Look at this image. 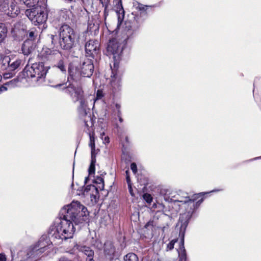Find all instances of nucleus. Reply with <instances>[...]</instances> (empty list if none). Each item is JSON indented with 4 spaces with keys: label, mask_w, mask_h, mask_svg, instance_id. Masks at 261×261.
<instances>
[{
    "label": "nucleus",
    "mask_w": 261,
    "mask_h": 261,
    "mask_svg": "<svg viewBox=\"0 0 261 261\" xmlns=\"http://www.w3.org/2000/svg\"><path fill=\"white\" fill-rule=\"evenodd\" d=\"M129 186V192H130V194H131L132 195H133V193H132V187H131V186H130V185H129V186Z\"/></svg>",
    "instance_id": "c03bdc74"
},
{
    "label": "nucleus",
    "mask_w": 261,
    "mask_h": 261,
    "mask_svg": "<svg viewBox=\"0 0 261 261\" xmlns=\"http://www.w3.org/2000/svg\"><path fill=\"white\" fill-rule=\"evenodd\" d=\"M221 191V190H214V191H216V192H218V191ZM212 192H213V191Z\"/></svg>",
    "instance_id": "de8ad7c7"
},
{
    "label": "nucleus",
    "mask_w": 261,
    "mask_h": 261,
    "mask_svg": "<svg viewBox=\"0 0 261 261\" xmlns=\"http://www.w3.org/2000/svg\"><path fill=\"white\" fill-rule=\"evenodd\" d=\"M153 221H149L145 224V227L148 229H151L153 226Z\"/></svg>",
    "instance_id": "c9c22d12"
},
{
    "label": "nucleus",
    "mask_w": 261,
    "mask_h": 261,
    "mask_svg": "<svg viewBox=\"0 0 261 261\" xmlns=\"http://www.w3.org/2000/svg\"><path fill=\"white\" fill-rule=\"evenodd\" d=\"M117 116L119 118V121H120V122H122L123 119L121 117V113L119 112V114L117 115Z\"/></svg>",
    "instance_id": "ea45409f"
},
{
    "label": "nucleus",
    "mask_w": 261,
    "mask_h": 261,
    "mask_svg": "<svg viewBox=\"0 0 261 261\" xmlns=\"http://www.w3.org/2000/svg\"><path fill=\"white\" fill-rule=\"evenodd\" d=\"M74 248L75 249H77L80 251L84 253L87 256V257L93 256L94 255L93 250H92L89 247L76 244L74 246Z\"/></svg>",
    "instance_id": "f3484780"
},
{
    "label": "nucleus",
    "mask_w": 261,
    "mask_h": 261,
    "mask_svg": "<svg viewBox=\"0 0 261 261\" xmlns=\"http://www.w3.org/2000/svg\"><path fill=\"white\" fill-rule=\"evenodd\" d=\"M93 59L85 56L81 61L77 69H74L73 67L70 65L68 67V73L70 78L74 80L79 75L84 77H90L94 71Z\"/></svg>",
    "instance_id": "6e6552de"
},
{
    "label": "nucleus",
    "mask_w": 261,
    "mask_h": 261,
    "mask_svg": "<svg viewBox=\"0 0 261 261\" xmlns=\"http://www.w3.org/2000/svg\"><path fill=\"white\" fill-rule=\"evenodd\" d=\"M178 252L179 257V261H186L187 254L186 249L184 247V240L183 238L181 239L180 245L178 250Z\"/></svg>",
    "instance_id": "a211bd4d"
},
{
    "label": "nucleus",
    "mask_w": 261,
    "mask_h": 261,
    "mask_svg": "<svg viewBox=\"0 0 261 261\" xmlns=\"http://www.w3.org/2000/svg\"><path fill=\"white\" fill-rule=\"evenodd\" d=\"M29 7H34L38 3V0H20Z\"/></svg>",
    "instance_id": "a878e982"
},
{
    "label": "nucleus",
    "mask_w": 261,
    "mask_h": 261,
    "mask_svg": "<svg viewBox=\"0 0 261 261\" xmlns=\"http://www.w3.org/2000/svg\"><path fill=\"white\" fill-rule=\"evenodd\" d=\"M201 193L195 194L191 197L189 196L174 200L184 205V207L186 208V212L180 214L179 222L177 225H180V233L184 232L188 225L189 221L195 210L198 207L203 201V198L198 199L200 196Z\"/></svg>",
    "instance_id": "20e7f679"
},
{
    "label": "nucleus",
    "mask_w": 261,
    "mask_h": 261,
    "mask_svg": "<svg viewBox=\"0 0 261 261\" xmlns=\"http://www.w3.org/2000/svg\"><path fill=\"white\" fill-rule=\"evenodd\" d=\"M88 180H89V177L88 176V177H86L85 178V181H84V182H85V184H87V182H88Z\"/></svg>",
    "instance_id": "37998d69"
},
{
    "label": "nucleus",
    "mask_w": 261,
    "mask_h": 261,
    "mask_svg": "<svg viewBox=\"0 0 261 261\" xmlns=\"http://www.w3.org/2000/svg\"><path fill=\"white\" fill-rule=\"evenodd\" d=\"M25 14L35 25L42 24V29L46 28V21L48 17V10L46 7L37 6L25 10Z\"/></svg>",
    "instance_id": "1a4fd4ad"
},
{
    "label": "nucleus",
    "mask_w": 261,
    "mask_h": 261,
    "mask_svg": "<svg viewBox=\"0 0 261 261\" xmlns=\"http://www.w3.org/2000/svg\"><path fill=\"white\" fill-rule=\"evenodd\" d=\"M60 215L59 222L50 227L48 236L42 235L38 242L29 249L27 258H34L40 255L52 243L51 240H66L72 238L75 230L73 224L83 223L88 219L87 208L77 201L64 206L60 211Z\"/></svg>",
    "instance_id": "f257e3e1"
},
{
    "label": "nucleus",
    "mask_w": 261,
    "mask_h": 261,
    "mask_svg": "<svg viewBox=\"0 0 261 261\" xmlns=\"http://www.w3.org/2000/svg\"><path fill=\"white\" fill-rule=\"evenodd\" d=\"M81 1H82L83 2H84L85 0H81Z\"/></svg>",
    "instance_id": "3c124183"
},
{
    "label": "nucleus",
    "mask_w": 261,
    "mask_h": 261,
    "mask_svg": "<svg viewBox=\"0 0 261 261\" xmlns=\"http://www.w3.org/2000/svg\"><path fill=\"white\" fill-rule=\"evenodd\" d=\"M100 2L102 4V6L105 7L103 16L105 20H106V18L108 16L109 13L107 8L110 4V0H100Z\"/></svg>",
    "instance_id": "5701e85b"
},
{
    "label": "nucleus",
    "mask_w": 261,
    "mask_h": 261,
    "mask_svg": "<svg viewBox=\"0 0 261 261\" xmlns=\"http://www.w3.org/2000/svg\"><path fill=\"white\" fill-rule=\"evenodd\" d=\"M8 89V88L5 85L4 83L3 85L0 86V94L6 91Z\"/></svg>",
    "instance_id": "f704fd0d"
},
{
    "label": "nucleus",
    "mask_w": 261,
    "mask_h": 261,
    "mask_svg": "<svg viewBox=\"0 0 261 261\" xmlns=\"http://www.w3.org/2000/svg\"><path fill=\"white\" fill-rule=\"evenodd\" d=\"M112 110L113 111V113L115 115H117L119 113H121L120 111L121 106L120 104L118 103H114L113 105L111 106Z\"/></svg>",
    "instance_id": "393cba45"
},
{
    "label": "nucleus",
    "mask_w": 261,
    "mask_h": 261,
    "mask_svg": "<svg viewBox=\"0 0 261 261\" xmlns=\"http://www.w3.org/2000/svg\"><path fill=\"white\" fill-rule=\"evenodd\" d=\"M37 35L38 31L35 28L32 29L29 32V36L31 39H34L35 37H36Z\"/></svg>",
    "instance_id": "bb28decb"
},
{
    "label": "nucleus",
    "mask_w": 261,
    "mask_h": 261,
    "mask_svg": "<svg viewBox=\"0 0 261 261\" xmlns=\"http://www.w3.org/2000/svg\"><path fill=\"white\" fill-rule=\"evenodd\" d=\"M56 66L62 72L65 73L66 71V67L64 61L63 59H61L57 63Z\"/></svg>",
    "instance_id": "b1692460"
},
{
    "label": "nucleus",
    "mask_w": 261,
    "mask_h": 261,
    "mask_svg": "<svg viewBox=\"0 0 261 261\" xmlns=\"http://www.w3.org/2000/svg\"><path fill=\"white\" fill-rule=\"evenodd\" d=\"M8 30L5 23H0V42L4 41L7 35Z\"/></svg>",
    "instance_id": "6ab92c4d"
},
{
    "label": "nucleus",
    "mask_w": 261,
    "mask_h": 261,
    "mask_svg": "<svg viewBox=\"0 0 261 261\" xmlns=\"http://www.w3.org/2000/svg\"><path fill=\"white\" fill-rule=\"evenodd\" d=\"M19 253V254H22V253H23V252H22V251H20Z\"/></svg>",
    "instance_id": "8fccbe9b"
},
{
    "label": "nucleus",
    "mask_w": 261,
    "mask_h": 261,
    "mask_svg": "<svg viewBox=\"0 0 261 261\" xmlns=\"http://www.w3.org/2000/svg\"><path fill=\"white\" fill-rule=\"evenodd\" d=\"M103 248L105 255L112 258L116 252L114 243L111 241L108 240L104 243Z\"/></svg>",
    "instance_id": "2eb2a0df"
},
{
    "label": "nucleus",
    "mask_w": 261,
    "mask_h": 261,
    "mask_svg": "<svg viewBox=\"0 0 261 261\" xmlns=\"http://www.w3.org/2000/svg\"><path fill=\"white\" fill-rule=\"evenodd\" d=\"M8 7L6 10H0V15L3 13L7 14L8 16L14 17L17 15L19 12L18 7L16 6L14 0H11V4L10 5V0H7Z\"/></svg>",
    "instance_id": "ddd939ff"
},
{
    "label": "nucleus",
    "mask_w": 261,
    "mask_h": 261,
    "mask_svg": "<svg viewBox=\"0 0 261 261\" xmlns=\"http://www.w3.org/2000/svg\"><path fill=\"white\" fill-rule=\"evenodd\" d=\"M118 6L117 7L116 13L117 15L118 22H117V28L122 23L124 17V10L122 7L121 1H118Z\"/></svg>",
    "instance_id": "dca6fc26"
},
{
    "label": "nucleus",
    "mask_w": 261,
    "mask_h": 261,
    "mask_svg": "<svg viewBox=\"0 0 261 261\" xmlns=\"http://www.w3.org/2000/svg\"><path fill=\"white\" fill-rule=\"evenodd\" d=\"M22 61L18 58H11L9 56H1L0 71L3 72L5 79L13 77L20 69Z\"/></svg>",
    "instance_id": "423d86ee"
},
{
    "label": "nucleus",
    "mask_w": 261,
    "mask_h": 261,
    "mask_svg": "<svg viewBox=\"0 0 261 261\" xmlns=\"http://www.w3.org/2000/svg\"><path fill=\"white\" fill-rule=\"evenodd\" d=\"M102 96V92L98 90L97 92V98H100Z\"/></svg>",
    "instance_id": "58836bf2"
},
{
    "label": "nucleus",
    "mask_w": 261,
    "mask_h": 261,
    "mask_svg": "<svg viewBox=\"0 0 261 261\" xmlns=\"http://www.w3.org/2000/svg\"><path fill=\"white\" fill-rule=\"evenodd\" d=\"M112 74L110 83V89L114 94H116L121 89V79L120 75L114 73L113 71H112Z\"/></svg>",
    "instance_id": "4468645a"
},
{
    "label": "nucleus",
    "mask_w": 261,
    "mask_h": 261,
    "mask_svg": "<svg viewBox=\"0 0 261 261\" xmlns=\"http://www.w3.org/2000/svg\"><path fill=\"white\" fill-rule=\"evenodd\" d=\"M130 169L134 174H136L137 171V165L135 163H133L130 165Z\"/></svg>",
    "instance_id": "72a5a7b5"
},
{
    "label": "nucleus",
    "mask_w": 261,
    "mask_h": 261,
    "mask_svg": "<svg viewBox=\"0 0 261 261\" xmlns=\"http://www.w3.org/2000/svg\"><path fill=\"white\" fill-rule=\"evenodd\" d=\"M49 68L45 66L42 62L35 63L32 65H27L21 72L22 79L31 78L34 86L42 85Z\"/></svg>",
    "instance_id": "39448f33"
},
{
    "label": "nucleus",
    "mask_w": 261,
    "mask_h": 261,
    "mask_svg": "<svg viewBox=\"0 0 261 261\" xmlns=\"http://www.w3.org/2000/svg\"><path fill=\"white\" fill-rule=\"evenodd\" d=\"M124 261H139V259L136 254L129 253L124 256Z\"/></svg>",
    "instance_id": "4be33fe9"
},
{
    "label": "nucleus",
    "mask_w": 261,
    "mask_h": 261,
    "mask_svg": "<svg viewBox=\"0 0 261 261\" xmlns=\"http://www.w3.org/2000/svg\"><path fill=\"white\" fill-rule=\"evenodd\" d=\"M261 159V156H259V157H256V158H255L252 160H251V161L252 160H257V159Z\"/></svg>",
    "instance_id": "49530a36"
},
{
    "label": "nucleus",
    "mask_w": 261,
    "mask_h": 261,
    "mask_svg": "<svg viewBox=\"0 0 261 261\" xmlns=\"http://www.w3.org/2000/svg\"><path fill=\"white\" fill-rule=\"evenodd\" d=\"M20 77H22L21 73L19 74V77L14 79L12 80H11L8 82L5 83V85L7 86V87L8 88V89L10 88H13V87H15L17 85L18 82H19L20 80H19V78Z\"/></svg>",
    "instance_id": "aec40b11"
},
{
    "label": "nucleus",
    "mask_w": 261,
    "mask_h": 261,
    "mask_svg": "<svg viewBox=\"0 0 261 261\" xmlns=\"http://www.w3.org/2000/svg\"><path fill=\"white\" fill-rule=\"evenodd\" d=\"M51 87L58 88H61L65 92L70 96L74 102L79 101L80 106L78 108V112L80 117L83 119L85 126L89 130V128L93 125V122L90 112V109L87 107V102L84 96V92L80 87H75L73 84L67 83L58 84Z\"/></svg>",
    "instance_id": "7ed1b4c3"
},
{
    "label": "nucleus",
    "mask_w": 261,
    "mask_h": 261,
    "mask_svg": "<svg viewBox=\"0 0 261 261\" xmlns=\"http://www.w3.org/2000/svg\"><path fill=\"white\" fill-rule=\"evenodd\" d=\"M109 139L108 137H105V141H106L107 143H109Z\"/></svg>",
    "instance_id": "a18cd8bd"
},
{
    "label": "nucleus",
    "mask_w": 261,
    "mask_h": 261,
    "mask_svg": "<svg viewBox=\"0 0 261 261\" xmlns=\"http://www.w3.org/2000/svg\"><path fill=\"white\" fill-rule=\"evenodd\" d=\"M143 199L148 203H150L152 201V197L150 194L145 193L143 195Z\"/></svg>",
    "instance_id": "c85d7f7f"
},
{
    "label": "nucleus",
    "mask_w": 261,
    "mask_h": 261,
    "mask_svg": "<svg viewBox=\"0 0 261 261\" xmlns=\"http://www.w3.org/2000/svg\"><path fill=\"white\" fill-rule=\"evenodd\" d=\"M6 255L4 254H0V261H6Z\"/></svg>",
    "instance_id": "4c0bfd02"
},
{
    "label": "nucleus",
    "mask_w": 261,
    "mask_h": 261,
    "mask_svg": "<svg viewBox=\"0 0 261 261\" xmlns=\"http://www.w3.org/2000/svg\"><path fill=\"white\" fill-rule=\"evenodd\" d=\"M99 28V23L98 22L95 21L93 22L92 21H89L88 23V30L89 31L93 32L96 31Z\"/></svg>",
    "instance_id": "412c9836"
},
{
    "label": "nucleus",
    "mask_w": 261,
    "mask_h": 261,
    "mask_svg": "<svg viewBox=\"0 0 261 261\" xmlns=\"http://www.w3.org/2000/svg\"><path fill=\"white\" fill-rule=\"evenodd\" d=\"M99 46L100 43L97 40H89L85 45V56L94 59L100 53Z\"/></svg>",
    "instance_id": "9b49d317"
},
{
    "label": "nucleus",
    "mask_w": 261,
    "mask_h": 261,
    "mask_svg": "<svg viewBox=\"0 0 261 261\" xmlns=\"http://www.w3.org/2000/svg\"><path fill=\"white\" fill-rule=\"evenodd\" d=\"M48 38L51 40V44L53 45V46H55L56 44H57V40L58 39V37L57 35H54L53 34L48 35Z\"/></svg>",
    "instance_id": "cd10ccee"
},
{
    "label": "nucleus",
    "mask_w": 261,
    "mask_h": 261,
    "mask_svg": "<svg viewBox=\"0 0 261 261\" xmlns=\"http://www.w3.org/2000/svg\"><path fill=\"white\" fill-rule=\"evenodd\" d=\"M126 181H127V182L128 186H129L130 179L128 176V170L126 171Z\"/></svg>",
    "instance_id": "e433bc0d"
},
{
    "label": "nucleus",
    "mask_w": 261,
    "mask_h": 261,
    "mask_svg": "<svg viewBox=\"0 0 261 261\" xmlns=\"http://www.w3.org/2000/svg\"><path fill=\"white\" fill-rule=\"evenodd\" d=\"M86 261H94L93 259V256L88 257L86 259Z\"/></svg>",
    "instance_id": "79ce46f5"
},
{
    "label": "nucleus",
    "mask_w": 261,
    "mask_h": 261,
    "mask_svg": "<svg viewBox=\"0 0 261 261\" xmlns=\"http://www.w3.org/2000/svg\"><path fill=\"white\" fill-rule=\"evenodd\" d=\"M59 44L64 50H70L75 45L76 34L74 30L66 24H62L59 30Z\"/></svg>",
    "instance_id": "0eeeda50"
},
{
    "label": "nucleus",
    "mask_w": 261,
    "mask_h": 261,
    "mask_svg": "<svg viewBox=\"0 0 261 261\" xmlns=\"http://www.w3.org/2000/svg\"><path fill=\"white\" fill-rule=\"evenodd\" d=\"M95 182L99 185L98 188L92 185L87 186L83 192V194L86 197H90L91 201L94 200L95 202L98 194V188L100 190L104 189V180L101 176H97L95 179Z\"/></svg>",
    "instance_id": "9d476101"
},
{
    "label": "nucleus",
    "mask_w": 261,
    "mask_h": 261,
    "mask_svg": "<svg viewBox=\"0 0 261 261\" xmlns=\"http://www.w3.org/2000/svg\"><path fill=\"white\" fill-rule=\"evenodd\" d=\"M2 75L0 74V81H1V80H2Z\"/></svg>",
    "instance_id": "09e8293b"
},
{
    "label": "nucleus",
    "mask_w": 261,
    "mask_h": 261,
    "mask_svg": "<svg viewBox=\"0 0 261 261\" xmlns=\"http://www.w3.org/2000/svg\"><path fill=\"white\" fill-rule=\"evenodd\" d=\"M41 56L42 57V60L44 61L51 60L53 57V55L50 54H47L46 56H44L43 53L41 54Z\"/></svg>",
    "instance_id": "2f4dec72"
},
{
    "label": "nucleus",
    "mask_w": 261,
    "mask_h": 261,
    "mask_svg": "<svg viewBox=\"0 0 261 261\" xmlns=\"http://www.w3.org/2000/svg\"><path fill=\"white\" fill-rule=\"evenodd\" d=\"M176 242L175 240L171 241L168 245H167V250H171L174 248V244Z\"/></svg>",
    "instance_id": "473e14b6"
},
{
    "label": "nucleus",
    "mask_w": 261,
    "mask_h": 261,
    "mask_svg": "<svg viewBox=\"0 0 261 261\" xmlns=\"http://www.w3.org/2000/svg\"><path fill=\"white\" fill-rule=\"evenodd\" d=\"M59 261H71V260L65 257H62L60 258Z\"/></svg>",
    "instance_id": "a19ab883"
},
{
    "label": "nucleus",
    "mask_w": 261,
    "mask_h": 261,
    "mask_svg": "<svg viewBox=\"0 0 261 261\" xmlns=\"http://www.w3.org/2000/svg\"><path fill=\"white\" fill-rule=\"evenodd\" d=\"M7 0H0V10H4L8 7Z\"/></svg>",
    "instance_id": "7c9ffc66"
},
{
    "label": "nucleus",
    "mask_w": 261,
    "mask_h": 261,
    "mask_svg": "<svg viewBox=\"0 0 261 261\" xmlns=\"http://www.w3.org/2000/svg\"><path fill=\"white\" fill-rule=\"evenodd\" d=\"M150 7H151L150 6L138 4L136 8L138 11L133 12L132 14L134 16L133 19L126 21L125 24V34L123 37V44L118 41L115 38H113L109 41L107 46V50L113 54L114 58L120 56L127 42L130 41L136 36L137 31L144 19L142 18V16L146 15V11Z\"/></svg>",
    "instance_id": "f03ea898"
},
{
    "label": "nucleus",
    "mask_w": 261,
    "mask_h": 261,
    "mask_svg": "<svg viewBox=\"0 0 261 261\" xmlns=\"http://www.w3.org/2000/svg\"><path fill=\"white\" fill-rule=\"evenodd\" d=\"M22 51H23V53L25 55H28V54H29L31 50H30L29 49V47L27 45V43H25L22 47Z\"/></svg>",
    "instance_id": "c756f323"
},
{
    "label": "nucleus",
    "mask_w": 261,
    "mask_h": 261,
    "mask_svg": "<svg viewBox=\"0 0 261 261\" xmlns=\"http://www.w3.org/2000/svg\"><path fill=\"white\" fill-rule=\"evenodd\" d=\"M90 141L89 146L91 149V161L89 168L88 172L89 175H91L94 173L95 172V165L96 163V156L95 154V140L93 133L92 134L89 133Z\"/></svg>",
    "instance_id": "f8f14e48"
}]
</instances>
